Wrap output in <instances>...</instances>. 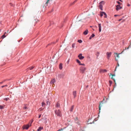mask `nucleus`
Instances as JSON below:
<instances>
[{
    "label": "nucleus",
    "mask_w": 131,
    "mask_h": 131,
    "mask_svg": "<svg viewBox=\"0 0 131 131\" xmlns=\"http://www.w3.org/2000/svg\"><path fill=\"white\" fill-rule=\"evenodd\" d=\"M55 113L56 115L58 116L61 117L62 115V114L61 111L59 110H55Z\"/></svg>",
    "instance_id": "1"
},
{
    "label": "nucleus",
    "mask_w": 131,
    "mask_h": 131,
    "mask_svg": "<svg viewBox=\"0 0 131 131\" xmlns=\"http://www.w3.org/2000/svg\"><path fill=\"white\" fill-rule=\"evenodd\" d=\"M105 4V2L103 1H102L100 3H99V7L100 8L101 10H103V5H104Z\"/></svg>",
    "instance_id": "2"
},
{
    "label": "nucleus",
    "mask_w": 131,
    "mask_h": 131,
    "mask_svg": "<svg viewBox=\"0 0 131 131\" xmlns=\"http://www.w3.org/2000/svg\"><path fill=\"white\" fill-rule=\"evenodd\" d=\"M86 69V68L84 67H81L80 68V72L82 73H83L84 71Z\"/></svg>",
    "instance_id": "3"
},
{
    "label": "nucleus",
    "mask_w": 131,
    "mask_h": 131,
    "mask_svg": "<svg viewBox=\"0 0 131 131\" xmlns=\"http://www.w3.org/2000/svg\"><path fill=\"white\" fill-rule=\"evenodd\" d=\"M30 126L28 124L26 125H24L23 126V129H27Z\"/></svg>",
    "instance_id": "4"
},
{
    "label": "nucleus",
    "mask_w": 131,
    "mask_h": 131,
    "mask_svg": "<svg viewBox=\"0 0 131 131\" xmlns=\"http://www.w3.org/2000/svg\"><path fill=\"white\" fill-rule=\"evenodd\" d=\"M103 101L100 102V103L99 105V112H100V111L101 110V107L103 106Z\"/></svg>",
    "instance_id": "5"
},
{
    "label": "nucleus",
    "mask_w": 131,
    "mask_h": 131,
    "mask_svg": "<svg viewBox=\"0 0 131 131\" xmlns=\"http://www.w3.org/2000/svg\"><path fill=\"white\" fill-rule=\"evenodd\" d=\"M122 8V7L121 6L119 5H118L116 6V9L117 10H118Z\"/></svg>",
    "instance_id": "6"
},
{
    "label": "nucleus",
    "mask_w": 131,
    "mask_h": 131,
    "mask_svg": "<svg viewBox=\"0 0 131 131\" xmlns=\"http://www.w3.org/2000/svg\"><path fill=\"white\" fill-rule=\"evenodd\" d=\"M82 54L81 53L78 56V57L79 58V59L80 60L83 59L84 58V56H82Z\"/></svg>",
    "instance_id": "7"
},
{
    "label": "nucleus",
    "mask_w": 131,
    "mask_h": 131,
    "mask_svg": "<svg viewBox=\"0 0 131 131\" xmlns=\"http://www.w3.org/2000/svg\"><path fill=\"white\" fill-rule=\"evenodd\" d=\"M112 53L111 52H107L106 53V54L107 55V58L108 59H109L110 57L111 54Z\"/></svg>",
    "instance_id": "8"
},
{
    "label": "nucleus",
    "mask_w": 131,
    "mask_h": 131,
    "mask_svg": "<svg viewBox=\"0 0 131 131\" xmlns=\"http://www.w3.org/2000/svg\"><path fill=\"white\" fill-rule=\"evenodd\" d=\"M55 81H56L54 79H52L51 80V81L50 82V84H53L52 85V86H53V84L55 82Z\"/></svg>",
    "instance_id": "9"
},
{
    "label": "nucleus",
    "mask_w": 131,
    "mask_h": 131,
    "mask_svg": "<svg viewBox=\"0 0 131 131\" xmlns=\"http://www.w3.org/2000/svg\"><path fill=\"white\" fill-rule=\"evenodd\" d=\"M99 32H101V24H99Z\"/></svg>",
    "instance_id": "10"
},
{
    "label": "nucleus",
    "mask_w": 131,
    "mask_h": 131,
    "mask_svg": "<svg viewBox=\"0 0 131 131\" xmlns=\"http://www.w3.org/2000/svg\"><path fill=\"white\" fill-rule=\"evenodd\" d=\"M73 94L74 96V98H75L76 96V92L75 91H73Z\"/></svg>",
    "instance_id": "11"
},
{
    "label": "nucleus",
    "mask_w": 131,
    "mask_h": 131,
    "mask_svg": "<svg viewBox=\"0 0 131 131\" xmlns=\"http://www.w3.org/2000/svg\"><path fill=\"white\" fill-rule=\"evenodd\" d=\"M75 122L76 124H77L78 125H80V121L79 120H76L75 121Z\"/></svg>",
    "instance_id": "12"
},
{
    "label": "nucleus",
    "mask_w": 131,
    "mask_h": 131,
    "mask_svg": "<svg viewBox=\"0 0 131 131\" xmlns=\"http://www.w3.org/2000/svg\"><path fill=\"white\" fill-rule=\"evenodd\" d=\"M59 68L60 70H61L62 68V63H60L59 66Z\"/></svg>",
    "instance_id": "13"
},
{
    "label": "nucleus",
    "mask_w": 131,
    "mask_h": 131,
    "mask_svg": "<svg viewBox=\"0 0 131 131\" xmlns=\"http://www.w3.org/2000/svg\"><path fill=\"white\" fill-rule=\"evenodd\" d=\"M88 32V30H86L84 32H83V34L84 35H86Z\"/></svg>",
    "instance_id": "14"
},
{
    "label": "nucleus",
    "mask_w": 131,
    "mask_h": 131,
    "mask_svg": "<svg viewBox=\"0 0 131 131\" xmlns=\"http://www.w3.org/2000/svg\"><path fill=\"white\" fill-rule=\"evenodd\" d=\"M43 129V127H40L37 129V131H41V130Z\"/></svg>",
    "instance_id": "15"
},
{
    "label": "nucleus",
    "mask_w": 131,
    "mask_h": 131,
    "mask_svg": "<svg viewBox=\"0 0 131 131\" xmlns=\"http://www.w3.org/2000/svg\"><path fill=\"white\" fill-rule=\"evenodd\" d=\"M114 54H115L116 56H115V57H116L117 58H119V54H118L117 53H114Z\"/></svg>",
    "instance_id": "16"
},
{
    "label": "nucleus",
    "mask_w": 131,
    "mask_h": 131,
    "mask_svg": "<svg viewBox=\"0 0 131 131\" xmlns=\"http://www.w3.org/2000/svg\"><path fill=\"white\" fill-rule=\"evenodd\" d=\"M45 103H44V102H42V103L41 104V106L42 107H45Z\"/></svg>",
    "instance_id": "17"
},
{
    "label": "nucleus",
    "mask_w": 131,
    "mask_h": 131,
    "mask_svg": "<svg viewBox=\"0 0 131 131\" xmlns=\"http://www.w3.org/2000/svg\"><path fill=\"white\" fill-rule=\"evenodd\" d=\"M60 104H59L58 103H57L56 105V107H60Z\"/></svg>",
    "instance_id": "18"
},
{
    "label": "nucleus",
    "mask_w": 131,
    "mask_h": 131,
    "mask_svg": "<svg viewBox=\"0 0 131 131\" xmlns=\"http://www.w3.org/2000/svg\"><path fill=\"white\" fill-rule=\"evenodd\" d=\"M5 34H6V33L5 32V33L4 34V35H3L2 36V38H4L5 37L6 35Z\"/></svg>",
    "instance_id": "19"
},
{
    "label": "nucleus",
    "mask_w": 131,
    "mask_h": 131,
    "mask_svg": "<svg viewBox=\"0 0 131 131\" xmlns=\"http://www.w3.org/2000/svg\"><path fill=\"white\" fill-rule=\"evenodd\" d=\"M74 105H72L71 106V108L70 109V111L72 112V111L73 109V108H74Z\"/></svg>",
    "instance_id": "20"
},
{
    "label": "nucleus",
    "mask_w": 131,
    "mask_h": 131,
    "mask_svg": "<svg viewBox=\"0 0 131 131\" xmlns=\"http://www.w3.org/2000/svg\"><path fill=\"white\" fill-rule=\"evenodd\" d=\"M33 120H32L29 123V124H29V125H30V126H31V124L33 122Z\"/></svg>",
    "instance_id": "21"
},
{
    "label": "nucleus",
    "mask_w": 131,
    "mask_h": 131,
    "mask_svg": "<svg viewBox=\"0 0 131 131\" xmlns=\"http://www.w3.org/2000/svg\"><path fill=\"white\" fill-rule=\"evenodd\" d=\"M103 13H105V12H101L100 13V16L101 17H102V16L103 15H104V14H103Z\"/></svg>",
    "instance_id": "22"
},
{
    "label": "nucleus",
    "mask_w": 131,
    "mask_h": 131,
    "mask_svg": "<svg viewBox=\"0 0 131 131\" xmlns=\"http://www.w3.org/2000/svg\"><path fill=\"white\" fill-rule=\"evenodd\" d=\"M5 105H0V109H3Z\"/></svg>",
    "instance_id": "23"
},
{
    "label": "nucleus",
    "mask_w": 131,
    "mask_h": 131,
    "mask_svg": "<svg viewBox=\"0 0 131 131\" xmlns=\"http://www.w3.org/2000/svg\"><path fill=\"white\" fill-rule=\"evenodd\" d=\"M104 14V18H106L107 17V15L105 13H103Z\"/></svg>",
    "instance_id": "24"
},
{
    "label": "nucleus",
    "mask_w": 131,
    "mask_h": 131,
    "mask_svg": "<svg viewBox=\"0 0 131 131\" xmlns=\"http://www.w3.org/2000/svg\"><path fill=\"white\" fill-rule=\"evenodd\" d=\"M75 45V43H73L72 44V48H74Z\"/></svg>",
    "instance_id": "25"
},
{
    "label": "nucleus",
    "mask_w": 131,
    "mask_h": 131,
    "mask_svg": "<svg viewBox=\"0 0 131 131\" xmlns=\"http://www.w3.org/2000/svg\"><path fill=\"white\" fill-rule=\"evenodd\" d=\"M77 62L79 64H81L80 61L78 59H77L76 60Z\"/></svg>",
    "instance_id": "26"
},
{
    "label": "nucleus",
    "mask_w": 131,
    "mask_h": 131,
    "mask_svg": "<svg viewBox=\"0 0 131 131\" xmlns=\"http://www.w3.org/2000/svg\"><path fill=\"white\" fill-rule=\"evenodd\" d=\"M78 42L80 43H81L82 42V41L81 40H78Z\"/></svg>",
    "instance_id": "27"
},
{
    "label": "nucleus",
    "mask_w": 131,
    "mask_h": 131,
    "mask_svg": "<svg viewBox=\"0 0 131 131\" xmlns=\"http://www.w3.org/2000/svg\"><path fill=\"white\" fill-rule=\"evenodd\" d=\"M34 68V66H32V67H29V69L30 70H31L32 69H33Z\"/></svg>",
    "instance_id": "28"
},
{
    "label": "nucleus",
    "mask_w": 131,
    "mask_h": 131,
    "mask_svg": "<svg viewBox=\"0 0 131 131\" xmlns=\"http://www.w3.org/2000/svg\"><path fill=\"white\" fill-rule=\"evenodd\" d=\"M109 82L110 83V86H111V84H112V81H109Z\"/></svg>",
    "instance_id": "29"
},
{
    "label": "nucleus",
    "mask_w": 131,
    "mask_h": 131,
    "mask_svg": "<svg viewBox=\"0 0 131 131\" xmlns=\"http://www.w3.org/2000/svg\"><path fill=\"white\" fill-rule=\"evenodd\" d=\"M50 105V102L48 101H47V105Z\"/></svg>",
    "instance_id": "30"
},
{
    "label": "nucleus",
    "mask_w": 131,
    "mask_h": 131,
    "mask_svg": "<svg viewBox=\"0 0 131 131\" xmlns=\"http://www.w3.org/2000/svg\"><path fill=\"white\" fill-rule=\"evenodd\" d=\"M77 1V0H75L73 2L71 3V5H72L75 2H76Z\"/></svg>",
    "instance_id": "31"
},
{
    "label": "nucleus",
    "mask_w": 131,
    "mask_h": 131,
    "mask_svg": "<svg viewBox=\"0 0 131 131\" xmlns=\"http://www.w3.org/2000/svg\"><path fill=\"white\" fill-rule=\"evenodd\" d=\"M116 2L119 4V5H120L122 4L121 3H120L118 1H116Z\"/></svg>",
    "instance_id": "32"
},
{
    "label": "nucleus",
    "mask_w": 131,
    "mask_h": 131,
    "mask_svg": "<svg viewBox=\"0 0 131 131\" xmlns=\"http://www.w3.org/2000/svg\"><path fill=\"white\" fill-rule=\"evenodd\" d=\"M102 71L103 72H106L107 71L106 70H102Z\"/></svg>",
    "instance_id": "33"
},
{
    "label": "nucleus",
    "mask_w": 131,
    "mask_h": 131,
    "mask_svg": "<svg viewBox=\"0 0 131 131\" xmlns=\"http://www.w3.org/2000/svg\"><path fill=\"white\" fill-rule=\"evenodd\" d=\"M119 63H117V66H116V68H115V70H116V69L117 67H119Z\"/></svg>",
    "instance_id": "34"
},
{
    "label": "nucleus",
    "mask_w": 131,
    "mask_h": 131,
    "mask_svg": "<svg viewBox=\"0 0 131 131\" xmlns=\"http://www.w3.org/2000/svg\"><path fill=\"white\" fill-rule=\"evenodd\" d=\"M111 78L114 80V82H115V84H116L114 78H113V77H112Z\"/></svg>",
    "instance_id": "35"
},
{
    "label": "nucleus",
    "mask_w": 131,
    "mask_h": 131,
    "mask_svg": "<svg viewBox=\"0 0 131 131\" xmlns=\"http://www.w3.org/2000/svg\"><path fill=\"white\" fill-rule=\"evenodd\" d=\"M23 108L24 110H26L27 108V107L26 106H25Z\"/></svg>",
    "instance_id": "36"
},
{
    "label": "nucleus",
    "mask_w": 131,
    "mask_h": 131,
    "mask_svg": "<svg viewBox=\"0 0 131 131\" xmlns=\"http://www.w3.org/2000/svg\"><path fill=\"white\" fill-rule=\"evenodd\" d=\"M92 38L93 37L95 36V35L94 34H92L91 36Z\"/></svg>",
    "instance_id": "37"
},
{
    "label": "nucleus",
    "mask_w": 131,
    "mask_h": 131,
    "mask_svg": "<svg viewBox=\"0 0 131 131\" xmlns=\"http://www.w3.org/2000/svg\"><path fill=\"white\" fill-rule=\"evenodd\" d=\"M4 100H6V101H7L8 100V99H9V98H5V99H4Z\"/></svg>",
    "instance_id": "38"
},
{
    "label": "nucleus",
    "mask_w": 131,
    "mask_h": 131,
    "mask_svg": "<svg viewBox=\"0 0 131 131\" xmlns=\"http://www.w3.org/2000/svg\"><path fill=\"white\" fill-rule=\"evenodd\" d=\"M110 75H112V77H113V76H114L115 75V74H110Z\"/></svg>",
    "instance_id": "39"
},
{
    "label": "nucleus",
    "mask_w": 131,
    "mask_h": 131,
    "mask_svg": "<svg viewBox=\"0 0 131 131\" xmlns=\"http://www.w3.org/2000/svg\"><path fill=\"white\" fill-rule=\"evenodd\" d=\"M76 120H78V118L77 117H76L75 119V121Z\"/></svg>",
    "instance_id": "40"
},
{
    "label": "nucleus",
    "mask_w": 131,
    "mask_h": 131,
    "mask_svg": "<svg viewBox=\"0 0 131 131\" xmlns=\"http://www.w3.org/2000/svg\"><path fill=\"white\" fill-rule=\"evenodd\" d=\"M79 65H83V66H85V64H83H83L81 63V64H79Z\"/></svg>",
    "instance_id": "41"
},
{
    "label": "nucleus",
    "mask_w": 131,
    "mask_h": 131,
    "mask_svg": "<svg viewBox=\"0 0 131 131\" xmlns=\"http://www.w3.org/2000/svg\"><path fill=\"white\" fill-rule=\"evenodd\" d=\"M129 46H129V47H128V48H125V50H126V49H128L129 48Z\"/></svg>",
    "instance_id": "42"
},
{
    "label": "nucleus",
    "mask_w": 131,
    "mask_h": 131,
    "mask_svg": "<svg viewBox=\"0 0 131 131\" xmlns=\"http://www.w3.org/2000/svg\"><path fill=\"white\" fill-rule=\"evenodd\" d=\"M41 115L40 114V115H39V117H38V118H40L41 117Z\"/></svg>",
    "instance_id": "43"
},
{
    "label": "nucleus",
    "mask_w": 131,
    "mask_h": 131,
    "mask_svg": "<svg viewBox=\"0 0 131 131\" xmlns=\"http://www.w3.org/2000/svg\"><path fill=\"white\" fill-rule=\"evenodd\" d=\"M5 81V80L4 81H3L2 82H0V84H2V83H3V82L4 81Z\"/></svg>",
    "instance_id": "44"
},
{
    "label": "nucleus",
    "mask_w": 131,
    "mask_h": 131,
    "mask_svg": "<svg viewBox=\"0 0 131 131\" xmlns=\"http://www.w3.org/2000/svg\"><path fill=\"white\" fill-rule=\"evenodd\" d=\"M39 110H40V111L42 110H43V109L42 108H40L39 109Z\"/></svg>",
    "instance_id": "45"
},
{
    "label": "nucleus",
    "mask_w": 131,
    "mask_h": 131,
    "mask_svg": "<svg viewBox=\"0 0 131 131\" xmlns=\"http://www.w3.org/2000/svg\"><path fill=\"white\" fill-rule=\"evenodd\" d=\"M92 37L91 36H90V37L89 38V39H92Z\"/></svg>",
    "instance_id": "46"
},
{
    "label": "nucleus",
    "mask_w": 131,
    "mask_h": 131,
    "mask_svg": "<svg viewBox=\"0 0 131 131\" xmlns=\"http://www.w3.org/2000/svg\"><path fill=\"white\" fill-rule=\"evenodd\" d=\"M118 15H114V16H115V17H116V16H118Z\"/></svg>",
    "instance_id": "47"
},
{
    "label": "nucleus",
    "mask_w": 131,
    "mask_h": 131,
    "mask_svg": "<svg viewBox=\"0 0 131 131\" xmlns=\"http://www.w3.org/2000/svg\"><path fill=\"white\" fill-rule=\"evenodd\" d=\"M4 86H5L4 85H3V86H2L1 87H2V88H3L4 87Z\"/></svg>",
    "instance_id": "48"
},
{
    "label": "nucleus",
    "mask_w": 131,
    "mask_h": 131,
    "mask_svg": "<svg viewBox=\"0 0 131 131\" xmlns=\"http://www.w3.org/2000/svg\"><path fill=\"white\" fill-rule=\"evenodd\" d=\"M10 4V5L11 6H12L13 4H12L11 3H10V4Z\"/></svg>",
    "instance_id": "49"
},
{
    "label": "nucleus",
    "mask_w": 131,
    "mask_h": 131,
    "mask_svg": "<svg viewBox=\"0 0 131 131\" xmlns=\"http://www.w3.org/2000/svg\"><path fill=\"white\" fill-rule=\"evenodd\" d=\"M130 6V4H128L127 5V6Z\"/></svg>",
    "instance_id": "50"
},
{
    "label": "nucleus",
    "mask_w": 131,
    "mask_h": 131,
    "mask_svg": "<svg viewBox=\"0 0 131 131\" xmlns=\"http://www.w3.org/2000/svg\"><path fill=\"white\" fill-rule=\"evenodd\" d=\"M115 59L116 60V61H117V59L116 58H115Z\"/></svg>",
    "instance_id": "51"
},
{
    "label": "nucleus",
    "mask_w": 131,
    "mask_h": 131,
    "mask_svg": "<svg viewBox=\"0 0 131 131\" xmlns=\"http://www.w3.org/2000/svg\"><path fill=\"white\" fill-rule=\"evenodd\" d=\"M4 86H7V85H5Z\"/></svg>",
    "instance_id": "52"
},
{
    "label": "nucleus",
    "mask_w": 131,
    "mask_h": 131,
    "mask_svg": "<svg viewBox=\"0 0 131 131\" xmlns=\"http://www.w3.org/2000/svg\"><path fill=\"white\" fill-rule=\"evenodd\" d=\"M124 51V50L122 52H121V53H122Z\"/></svg>",
    "instance_id": "53"
},
{
    "label": "nucleus",
    "mask_w": 131,
    "mask_h": 131,
    "mask_svg": "<svg viewBox=\"0 0 131 131\" xmlns=\"http://www.w3.org/2000/svg\"><path fill=\"white\" fill-rule=\"evenodd\" d=\"M104 99H104H104H103V101H104Z\"/></svg>",
    "instance_id": "54"
},
{
    "label": "nucleus",
    "mask_w": 131,
    "mask_h": 131,
    "mask_svg": "<svg viewBox=\"0 0 131 131\" xmlns=\"http://www.w3.org/2000/svg\"><path fill=\"white\" fill-rule=\"evenodd\" d=\"M121 20V19H119V21H120Z\"/></svg>",
    "instance_id": "55"
},
{
    "label": "nucleus",
    "mask_w": 131,
    "mask_h": 131,
    "mask_svg": "<svg viewBox=\"0 0 131 131\" xmlns=\"http://www.w3.org/2000/svg\"><path fill=\"white\" fill-rule=\"evenodd\" d=\"M1 31V29H0V31Z\"/></svg>",
    "instance_id": "56"
}]
</instances>
